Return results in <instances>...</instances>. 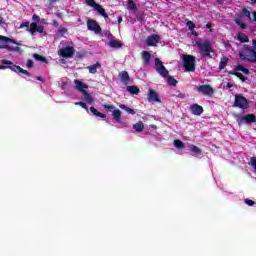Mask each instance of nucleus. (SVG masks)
<instances>
[{
	"label": "nucleus",
	"instance_id": "72a5a7b5",
	"mask_svg": "<svg viewBox=\"0 0 256 256\" xmlns=\"http://www.w3.org/2000/svg\"><path fill=\"white\" fill-rule=\"evenodd\" d=\"M86 4L88 5V7H93L94 9H97V6H99V4L95 2V0H86Z\"/></svg>",
	"mask_w": 256,
	"mask_h": 256
},
{
	"label": "nucleus",
	"instance_id": "58836bf2",
	"mask_svg": "<svg viewBox=\"0 0 256 256\" xmlns=\"http://www.w3.org/2000/svg\"><path fill=\"white\" fill-rule=\"evenodd\" d=\"M29 26H30L29 22H23L20 24V29H24V27H26V31H28Z\"/></svg>",
	"mask_w": 256,
	"mask_h": 256
},
{
	"label": "nucleus",
	"instance_id": "f03ea898",
	"mask_svg": "<svg viewBox=\"0 0 256 256\" xmlns=\"http://www.w3.org/2000/svg\"><path fill=\"white\" fill-rule=\"evenodd\" d=\"M1 63H2V65H0L1 70L10 69L14 73H18V75L21 73L22 75H26L27 77H31V73H29V71L21 68V66H17L15 64H13V62H11L10 60H5L4 59V60L1 61ZM5 65H9V66H5Z\"/></svg>",
	"mask_w": 256,
	"mask_h": 256
},
{
	"label": "nucleus",
	"instance_id": "f3484780",
	"mask_svg": "<svg viewBox=\"0 0 256 256\" xmlns=\"http://www.w3.org/2000/svg\"><path fill=\"white\" fill-rule=\"evenodd\" d=\"M109 47H111L112 49H121L123 47V44L115 39H112L109 41Z\"/></svg>",
	"mask_w": 256,
	"mask_h": 256
},
{
	"label": "nucleus",
	"instance_id": "5fc2aeb1",
	"mask_svg": "<svg viewBox=\"0 0 256 256\" xmlns=\"http://www.w3.org/2000/svg\"><path fill=\"white\" fill-rule=\"evenodd\" d=\"M178 97H179V99H185V94L179 93V94H178Z\"/></svg>",
	"mask_w": 256,
	"mask_h": 256
},
{
	"label": "nucleus",
	"instance_id": "09e8293b",
	"mask_svg": "<svg viewBox=\"0 0 256 256\" xmlns=\"http://www.w3.org/2000/svg\"><path fill=\"white\" fill-rule=\"evenodd\" d=\"M4 25H7V23H5V19L0 16V27H3Z\"/></svg>",
	"mask_w": 256,
	"mask_h": 256
},
{
	"label": "nucleus",
	"instance_id": "5701e85b",
	"mask_svg": "<svg viewBox=\"0 0 256 256\" xmlns=\"http://www.w3.org/2000/svg\"><path fill=\"white\" fill-rule=\"evenodd\" d=\"M133 129L137 131V133H142L143 129H145V124L142 121L137 122L133 125Z\"/></svg>",
	"mask_w": 256,
	"mask_h": 256
},
{
	"label": "nucleus",
	"instance_id": "f8f14e48",
	"mask_svg": "<svg viewBox=\"0 0 256 256\" xmlns=\"http://www.w3.org/2000/svg\"><path fill=\"white\" fill-rule=\"evenodd\" d=\"M158 41H161V36L157 35V34L148 36V38L146 39V43H147L148 47H155V45H157Z\"/></svg>",
	"mask_w": 256,
	"mask_h": 256
},
{
	"label": "nucleus",
	"instance_id": "c85d7f7f",
	"mask_svg": "<svg viewBox=\"0 0 256 256\" xmlns=\"http://www.w3.org/2000/svg\"><path fill=\"white\" fill-rule=\"evenodd\" d=\"M238 40L240 41V43H249V36L239 33Z\"/></svg>",
	"mask_w": 256,
	"mask_h": 256
},
{
	"label": "nucleus",
	"instance_id": "dca6fc26",
	"mask_svg": "<svg viewBox=\"0 0 256 256\" xmlns=\"http://www.w3.org/2000/svg\"><path fill=\"white\" fill-rule=\"evenodd\" d=\"M0 43H13L14 45H21V42H17L7 36H1L0 35Z\"/></svg>",
	"mask_w": 256,
	"mask_h": 256
},
{
	"label": "nucleus",
	"instance_id": "0eeeda50",
	"mask_svg": "<svg viewBox=\"0 0 256 256\" xmlns=\"http://www.w3.org/2000/svg\"><path fill=\"white\" fill-rule=\"evenodd\" d=\"M238 125H243V123H246L247 125L251 123H256V117L255 114H247L244 116H240L237 118Z\"/></svg>",
	"mask_w": 256,
	"mask_h": 256
},
{
	"label": "nucleus",
	"instance_id": "ddd939ff",
	"mask_svg": "<svg viewBox=\"0 0 256 256\" xmlns=\"http://www.w3.org/2000/svg\"><path fill=\"white\" fill-rule=\"evenodd\" d=\"M118 77L123 85H129V81H131V78L129 77V72L124 70L118 74Z\"/></svg>",
	"mask_w": 256,
	"mask_h": 256
},
{
	"label": "nucleus",
	"instance_id": "603ef678",
	"mask_svg": "<svg viewBox=\"0 0 256 256\" xmlns=\"http://www.w3.org/2000/svg\"><path fill=\"white\" fill-rule=\"evenodd\" d=\"M52 25L53 27H59V22H57L56 20H53Z\"/></svg>",
	"mask_w": 256,
	"mask_h": 256
},
{
	"label": "nucleus",
	"instance_id": "3c124183",
	"mask_svg": "<svg viewBox=\"0 0 256 256\" xmlns=\"http://www.w3.org/2000/svg\"><path fill=\"white\" fill-rule=\"evenodd\" d=\"M36 79L37 81H41V83H45V80L42 76H37Z\"/></svg>",
	"mask_w": 256,
	"mask_h": 256
},
{
	"label": "nucleus",
	"instance_id": "de8ad7c7",
	"mask_svg": "<svg viewBox=\"0 0 256 256\" xmlns=\"http://www.w3.org/2000/svg\"><path fill=\"white\" fill-rule=\"evenodd\" d=\"M32 19H33V21H35L36 23H39V21H41V18L38 16V15H33L32 16Z\"/></svg>",
	"mask_w": 256,
	"mask_h": 256
},
{
	"label": "nucleus",
	"instance_id": "4c0bfd02",
	"mask_svg": "<svg viewBox=\"0 0 256 256\" xmlns=\"http://www.w3.org/2000/svg\"><path fill=\"white\" fill-rule=\"evenodd\" d=\"M128 5H129L130 9H132L133 11H135V9H137V5H135V2H133V0H129Z\"/></svg>",
	"mask_w": 256,
	"mask_h": 256
},
{
	"label": "nucleus",
	"instance_id": "e433bc0d",
	"mask_svg": "<svg viewBox=\"0 0 256 256\" xmlns=\"http://www.w3.org/2000/svg\"><path fill=\"white\" fill-rule=\"evenodd\" d=\"M67 28H60L58 30V37H63V35H65V33H67Z\"/></svg>",
	"mask_w": 256,
	"mask_h": 256
},
{
	"label": "nucleus",
	"instance_id": "c9c22d12",
	"mask_svg": "<svg viewBox=\"0 0 256 256\" xmlns=\"http://www.w3.org/2000/svg\"><path fill=\"white\" fill-rule=\"evenodd\" d=\"M186 25H187V27H188V29L190 30V31H193V29H195V23H193V21H188L187 23H186Z\"/></svg>",
	"mask_w": 256,
	"mask_h": 256
},
{
	"label": "nucleus",
	"instance_id": "680f3d73",
	"mask_svg": "<svg viewBox=\"0 0 256 256\" xmlns=\"http://www.w3.org/2000/svg\"><path fill=\"white\" fill-rule=\"evenodd\" d=\"M192 35H195V36H197V32H195V31H192Z\"/></svg>",
	"mask_w": 256,
	"mask_h": 256
},
{
	"label": "nucleus",
	"instance_id": "bf43d9fd",
	"mask_svg": "<svg viewBox=\"0 0 256 256\" xmlns=\"http://www.w3.org/2000/svg\"><path fill=\"white\" fill-rule=\"evenodd\" d=\"M251 5H256V0H251Z\"/></svg>",
	"mask_w": 256,
	"mask_h": 256
},
{
	"label": "nucleus",
	"instance_id": "423d86ee",
	"mask_svg": "<svg viewBox=\"0 0 256 256\" xmlns=\"http://www.w3.org/2000/svg\"><path fill=\"white\" fill-rule=\"evenodd\" d=\"M233 107H237L238 109H249V100L243 95H235V101Z\"/></svg>",
	"mask_w": 256,
	"mask_h": 256
},
{
	"label": "nucleus",
	"instance_id": "6e6552de",
	"mask_svg": "<svg viewBox=\"0 0 256 256\" xmlns=\"http://www.w3.org/2000/svg\"><path fill=\"white\" fill-rule=\"evenodd\" d=\"M58 53L64 59H69L73 55H75V48H73L72 46H66V47L60 49Z\"/></svg>",
	"mask_w": 256,
	"mask_h": 256
},
{
	"label": "nucleus",
	"instance_id": "052dcab7",
	"mask_svg": "<svg viewBox=\"0 0 256 256\" xmlns=\"http://www.w3.org/2000/svg\"><path fill=\"white\" fill-rule=\"evenodd\" d=\"M247 17V19L249 20V21H251V13L248 15V16H246Z\"/></svg>",
	"mask_w": 256,
	"mask_h": 256
},
{
	"label": "nucleus",
	"instance_id": "f704fd0d",
	"mask_svg": "<svg viewBox=\"0 0 256 256\" xmlns=\"http://www.w3.org/2000/svg\"><path fill=\"white\" fill-rule=\"evenodd\" d=\"M75 105H79L80 107H82V109H86V111H89V107L85 102H76Z\"/></svg>",
	"mask_w": 256,
	"mask_h": 256
},
{
	"label": "nucleus",
	"instance_id": "13d9d810",
	"mask_svg": "<svg viewBox=\"0 0 256 256\" xmlns=\"http://www.w3.org/2000/svg\"><path fill=\"white\" fill-rule=\"evenodd\" d=\"M123 22V18L122 17H118V23H122Z\"/></svg>",
	"mask_w": 256,
	"mask_h": 256
},
{
	"label": "nucleus",
	"instance_id": "bb28decb",
	"mask_svg": "<svg viewBox=\"0 0 256 256\" xmlns=\"http://www.w3.org/2000/svg\"><path fill=\"white\" fill-rule=\"evenodd\" d=\"M29 33H31V35H35V33H37V23L32 22L27 30Z\"/></svg>",
	"mask_w": 256,
	"mask_h": 256
},
{
	"label": "nucleus",
	"instance_id": "b1692460",
	"mask_svg": "<svg viewBox=\"0 0 256 256\" xmlns=\"http://www.w3.org/2000/svg\"><path fill=\"white\" fill-rule=\"evenodd\" d=\"M227 73L229 75H234V77H238V79H240V81H242V82L247 81V78L245 76H243V74H241L239 72L227 71Z\"/></svg>",
	"mask_w": 256,
	"mask_h": 256
},
{
	"label": "nucleus",
	"instance_id": "e2e57ef3",
	"mask_svg": "<svg viewBox=\"0 0 256 256\" xmlns=\"http://www.w3.org/2000/svg\"><path fill=\"white\" fill-rule=\"evenodd\" d=\"M152 128H153V129H156V128H157V126H155V125H152Z\"/></svg>",
	"mask_w": 256,
	"mask_h": 256
},
{
	"label": "nucleus",
	"instance_id": "7ed1b4c3",
	"mask_svg": "<svg viewBox=\"0 0 256 256\" xmlns=\"http://www.w3.org/2000/svg\"><path fill=\"white\" fill-rule=\"evenodd\" d=\"M74 83L76 85L77 91H80V93H82V95H84V100L86 101V103H92L93 102V97L91 96V94H89V92H87L85 90V89H89V85L81 82L78 79H75Z\"/></svg>",
	"mask_w": 256,
	"mask_h": 256
},
{
	"label": "nucleus",
	"instance_id": "39448f33",
	"mask_svg": "<svg viewBox=\"0 0 256 256\" xmlns=\"http://www.w3.org/2000/svg\"><path fill=\"white\" fill-rule=\"evenodd\" d=\"M183 59V65L184 69L187 72H193L195 71V56L189 55V54H183L182 55Z\"/></svg>",
	"mask_w": 256,
	"mask_h": 256
},
{
	"label": "nucleus",
	"instance_id": "79ce46f5",
	"mask_svg": "<svg viewBox=\"0 0 256 256\" xmlns=\"http://www.w3.org/2000/svg\"><path fill=\"white\" fill-rule=\"evenodd\" d=\"M246 205H248L249 207H253V205H255V201L251 200V199H246L245 200Z\"/></svg>",
	"mask_w": 256,
	"mask_h": 256
},
{
	"label": "nucleus",
	"instance_id": "8fccbe9b",
	"mask_svg": "<svg viewBox=\"0 0 256 256\" xmlns=\"http://www.w3.org/2000/svg\"><path fill=\"white\" fill-rule=\"evenodd\" d=\"M211 27H213V25H211V23L206 24V29H210V33H213V30L211 29Z\"/></svg>",
	"mask_w": 256,
	"mask_h": 256
},
{
	"label": "nucleus",
	"instance_id": "6e6d98bb",
	"mask_svg": "<svg viewBox=\"0 0 256 256\" xmlns=\"http://www.w3.org/2000/svg\"><path fill=\"white\" fill-rule=\"evenodd\" d=\"M252 15H253V19H252V21H255L256 22V12L254 11V12H252Z\"/></svg>",
	"mask_w": 256,
	"mask_h": 256
},
{
	"label": "nucleus",
	"instance_id": "4be33fe9",
	"mask_svg": "<svg viewBox=\"0 0 256 256\" xmlns=\"http://www.w3.org/2000/svg\"><path fill=\"white\" fill-rule=\"evenodd\" d=\"M90 112L95 115V117H101V119H105L107 115L99 112L95 107H90Z\"/></svg>",
	"mask_w": 256,
	"mask_h": 256
},
{
	"label": "nucleus",
	"instance_id": "aec40b11",
	"mask_svg": "<svg viewBox=\"0 0 256 256\" xmlns=\"http://www.w3.org/2000/svg\"><path fill=\"white\" fill-rule=\"evenodd\" d=\"M112 116L116 123H121V110L119 109L113 110Z\"/></svg>",
	"mask_w": 256,
	"mask_h": 256
},
{
	"label": "nucleus",
	"instance_id": "393cba45",
	"mask_svg": "<svg viewBox=\"0 0 256 256\" xmlns=\"http://www.w3.org/2000/svg\"><path fill=\"white\" fill-rule=\"evenodd\" d=\"M234 23L240 27V29H247V24L243 23L241 16L234 19Z\"/></svg>",
	"mask_w": 256,
	"mask_h": 256
},
{
	"label": "nucleus",
	"instance_id": "4d7b16f0",
	"mask_svg": "<svg viewBox=\"0 0 256 256\" xmlns=\"http://www.w3.org/2000/svg\"><path fill=\"white\" fill-rule=\"evenodd\" d=\"M227 87H228V89H231V87H233V84L231 82H228Z\"/></svg>",
	"mask_w": 256,
	"mask_h": 256
},
{
	"label": "nucleus",
	"instance_id": "a211bd4d",
	"mask_svg": "<svg viewBox=\"0 0 256 256\" xmlns=\"http://www.w3.org/2000/svg\"><path fill=\"white\" fill-rule=\"evenodd\" d=\"M227 63H229V57H227V56L221 57L220 63H219L220 71H223V69H225L227 67Z\"/></svg>",
	"mask_w": 256,
	"mask_h": 256
},
{
	"label": "nucleus",
	"instance_id": "2eb2a0df",
	"mask_svg": "<svg viewBox=\"0 0 256 256\" xmlns=\"http://www.w3.org/2000/svg\"><path fill=\"white\" fill-rule=\"evenodd\" d=\"M141 58L144 65H149L151 63V53L149 51H142Z\"/></svg>",
	"mask_w": 256,
	"mask_h": 256
},
{
	"label": "nucleus",
	"instance_id": "49530a36",
	"mask_svg": "<svg viewBox=\"0 0 256 256\" xmlns=\"http://www.w3.org/2000/svg\"><path fill=\"white\" fill-rule=\"evenodd\" d=\"M33 65H34L33 60L28 59L27 60V67H28V69H33Z\"/></svg>",
	"mask_w": 256,
	"mask_h": 256
},
{
	"label": "nucleus",
	"instance_id": "a19ab883",
	"mask_svg": "<svg viewBox=\"0 0 256 256\" xmlns=\"http://www.w3.org/2000/svg\"><path fill=\"white\" fill-rule=\"evenodd\" d=\"M0 49H7V51H13V46L0 45Z\"/></svg>",
	"mask_w": 256,
	"mask_h": 256
},
{
	"label": "nucleus",
	"instance_id": "4468645a",
	"mask_svg": "<svg viewBox=\"0 0 256 256\" xmlns=\"http://www.w3.org/2000/svg\"><path fill=\"white\" fill-rule=\"evenodd\" d=\"M190 111L192 113V115H201L203 113V107L199 104H192L190 106Z\"/></svg>",
	"mask_w": 256,
	"mask_h": 256
},
{
	"label": "nucleus",
	"instance_id": "c03bdc74",
	"mask_svg": "<svg viewBox=\"0 0 256 256\" xmlns=\"http://www.w3.org/2000/svg\"><path fill=\"white\" fill-rule=\"evenodd\" d=\"M36 31L38 33H43V31H45V27L43 25H39V26L37 25Z\"/></svg>",
	"mask_w": 256,
	"mask_h": 256
},
{
	"label": "nucleus",
	"instance_id": "f257e3e1",
	"mask_svg": "<svg viewBox=\"0 0 256 256\" xmlns=\"http://www.w3.org/2000/svg\"><path fill=\"white\" fill-rule=\"evenodd\" d=\"M155 67L156 71L161 75V77H164V79H167L168 85L175 87L177 85V80L173 78V76L169 75V70L165 68L163 65V62L159 58H155Z\"/></svg>",
	"mask_w": 256,
	"mask_h": 256
},
{
	"label": "nucleus",
	"instance_id": "9d476101",
	"mask_svg": "<svg viewBox=\"0 0 256 256\" xmlns=\"http://www.w3.org/2000/svg\"><path fill=\"white\" fill-rule=\"evenodd\" d=\"M87 28L89 31H94L96 35H99V33H101V26H99V24H97V21L95 20H88Z\"/></svg>",
	"mask_w": 256,
	"mask_h": 256
},
{
	"label": "nucleus",
	"instance_id": "1a4fd4ad",
	"mask_svg": "<svg viewBox=\"0 0 256 256\" xmlns=\"http://www.w3.org/2000/svg\"><path fill=\"white\" fill-rule=\"evenodd\" d=\"M147 99L149 103H161V98L159 94L152 88L148 89Z\"/></svg>",
	"mask_w": 256,
	"mask_h": 256
},
{
	"label": "nucleus",
	"instance_id": "37998d69",
	"mask_svg": "<svg viewBox=\"0 0 256 256\" xmlns=\"http://www.w3.org/2000/svg\"><path fill=\"white\" fill-rule=\"evenodd\" d=\"M250 13L251 11H249L247 8L245 7L242 8V15H244L245 17H247Z\"/></svg>",
	"mask_w": 256,
	"mask_h": 256
},
{
	"label": "nucleus",
	"instance_id": "cd10ccee",
	"mask_svg": "<svg viewBox=\"0 0 256 256\" xmlns=\"http://www.w3.org/2000/svg\"><path fill=\"white\" fill-rule=\"evenodd\" d=\"M33 59H35L36 61H41L42 63H49V60H47V58H45L44 56H41L37 53L33 54Z\"/></svg>",
	"mask_w": 256,
	"mask_h": 256
},
{
	"label": "nucleus",
	"instance_id": "2f4dec72",
	"mask_svg": "<svg viewBox=\"0 0 256 256\" xmlns=\"http://www.w3.org/2000/svg\"><path fill=\"white\" fill-rule=\"evenodd\" d=\"M190 151L194 153V155H201L200 148L195 145L190 146Z\"/></svg>",
	"mask_w": 256,
	"mask_h": 256
},
{
	"label": "nucleus",
	"instance_id": "20e7f679",
	"mask_svg": "<svg viewBox=\"0 0 256 256\" xmlns=\"http://www.w3.org/2000/svg\"><path fill=\"white\" fill-rule=\"evenodd\" d=\"M196 45L199 47L202 57H211L213 46H211V42L209 40H205L204 42L196 41Z\"/></svg>",
	"mask_w": 256,
	"mask_h": 256
},
{
	"label": "nucleus",
	"instance_id": "6ab92c4d",
	"mask_svg": "<svg viewBox=\"0 0 256 256\" xmlns=\"http://www.w3.org/2000/svg\"><path fill=\"white\" fill-rule=\"evenodd\" d=\"M126 91H128L130 95H139V93H141V90H139L137 86H127Z\"/></svg>",
	"mask_w": 256,
	"mask_h": 256
},
{
	"label": "nucleus",
	"instance_id": "412c9836",
	"mask_svg": "<svg viewBox=\"0 0 256 256\" xmlns=\"http://www.w3.org/2000/svg\"><path fill=\"white\" fill-rule=\"evenodd\" d=\"M95 10L99 13V15L104 17V19H107L109 17V15H107V12L103 8V6H101V4H98V6L95 8Z\"/></svg>",
	"mask_w": 256,
	"mask_h": 256
},
{
	"label": "nucleus",
	"instance_id": "c756f323",
	"mask_svg": "<svg viewBox=\"0 0 256 256\" xmlns=\"http://www.w3.org/2000/svg\"><path fill=\"white\" fill-rule=\"evenodd\" d=\"M120 109H123L124 111H126L127 113H130V115H135V109L133 108H129L127 105L122 104L120 105Z\"/></svg>",
	"mask_w": 256,
	"mask_h": 256
},
{
	"label": "nucleus",
	"instance_id": "ea45409f",
	"mask_svg": "<svg viewBox=\"0 0 256 256\" xmlns=\"http://www.w3.org/2000/svg\"><path fill=\"white\" fill-rule=\"evenodd\" d=\"M103 108L106 109L107 111H113V109H115V106L104 104Z\"/></svg>",
	"mask_w": 256,
	"mask_h": 256
},
{
	"label": "nucleus",
	"instance_id": "473e14b6",
	"mask_svg": "<svg viewBox=\"0 0 256 256\" xmlns=\"http://www.w3.org/2000/svg\"><path fill=\"white\" fill-rule=\"evenodd\" d=\"M174 146L176 149H183L185 147V144L181 140H174Z\"/></svg>",
	"mask_w": 256,
	"mask_h": 256
},
{
	"label": "nucleus",
	"instance_id": "864d4df0",
	"mask_svg": "<svg viewBox=\"0 0 256 256\" xmlns=\"http://www.w3.org/2000/svg\"><path fill=\"white\" fill-rule=\"evenodd\" d=\"M59 0H49V5H53L55 3H57Z\"/></svg>",
	"mask_w": 256,
	"mask_h": 256
},
{
	"label": "nucleus",
	"instance_id": "a878e982",
	"mask_svg": "<svg viewBox=\"0 0 256 256\" xmlns=\"http://www.w3.org/2000/svg\"><path fill=\"white\" fill-rule=\"evenodd\" d=\"M97 67H101V63L97 62L94 65L88 66L87 69L89 70V73L95 75V73H97Z\"/></svg>",
	"mask_w": 256,
	"mask_h": 256
},
{
	"label": "nucleus",
	"instance_id": "a18cd8bd",
	"mask_svg": "<svg viewBox=\"0 0 256 256\" xmlns=\"http://www.w3.org/2000/svg\"><path fill=\"white\" fill-rule=\"evenodd\" d=\"M12 51H15L16 53H23V49L19 46L12 47Z\"/></svg>",
	"mask_w": 256,
	"mask_h": 256
},
{
	"label": "nucleus",
	"instance_id": "7c9ffc66",
	"mask_svg": "<svg viewBox=\"0 0 256 256\" xmlns=\"http://www.w3.org/2000/svg\"><path fill=\"white\" fill-rule=\"evenodd\" d=\"M235 71H242V73H244V75H249V69L243 67V65H238L235 67Z\"/></svg>",
	"mask_w": 256,
	"mask_h": 256
},
{
	"label": "nucleus",
	"instance_id": "9b49d317",
	"mask_svg": "<svg viewBox=\"0 0 256 256\" xmlns=\"http://www.w3.org/2000/svg\"><path fill=\"white\" fill-rule=\"evenodd\" d=\"M198 92L202 93V95L211 96L213 95V93H215V90L213 89V87H211V85L204 84L198 87Z\"/></svg>",
	"mask_w": 256,
	"mask_h": 256
}]
</instances>
